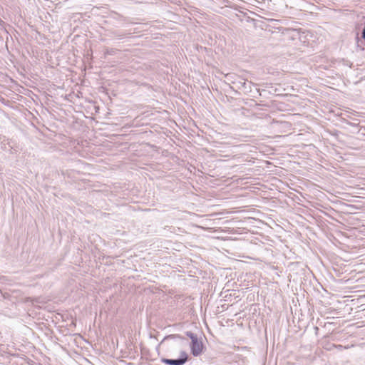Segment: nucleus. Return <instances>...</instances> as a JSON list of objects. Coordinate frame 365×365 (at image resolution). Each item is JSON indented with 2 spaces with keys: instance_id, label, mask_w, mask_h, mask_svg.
<instances>
[{
  "instance_id": "f03ea898",
  "label": "nucleus",
  "mask_w": 365,
  "mask_h": 365,
  "mask_svg": "<svg viewBox=\"0 0 365 365\" xmlns=\"http://www.w3.org/2000/svg\"><path fill=\"white\" fill-rule=\"evenodd\" d=\"M186 335L191 339L190 350L191 353L194 356H199L203 348L202 341L198 340L197 335L192 331H186Z\"/></svg>"
},
{
  "instance_id": "20e7f679",
  "label": "nucleus",
  "mask_w": 365,
  "mask_h": 365,
  "mask_svg": "<svg viewBox=\"0 0 365 365\" xmlns=\"http://www.w3.org/2000/svg\"><path fill=\"white\" fill-rule=\"evenodd\" d=\"M112 34L113 36L117 39H123L128 35L131 34V33H125L119 31H115L112 32Z\"/></svg>"
},
{
  "instance_id": "39448f33",
  "label": "nucleus",
  "mask_w": 365,
  "mask_h": 365,
  "mask_svg": "<svg viewBox=\"0 0 365 365\" xmlns=\"http://www.w3.org/2000/svg\"><path fill=\"white\" fill-rule=\"evenodd\" d=\"M170 339H173V340H175V339H180V340H185V337L180 336V334H170V335H167L164 337V339H163L162 342L166 341V340H170Z\"/></svg>"
},
{
  "instance_id": "423d86ee",
  "label": "nucleus",
  "mask_w": 365,
  "mask_h": 365,
  "mask_svg": "<svg viewBox=\"0 0 365 365\" xmlns=\"http://www.w3.org/2000/svg\"><path fill=\"white\" fill-rule=\"evenodd\" d=\"M331 346L335 347L339 350H342L343 349H346V347H345L341 344H332Z\"/></svg>"
},
{
  "instance_id": "7ed1b4c3",
  "label": "nucleus",
  "mask_w": 365,
  "mask_h": 365,
  "mask_svg": "<svg viewBox=\"0 0 365 365\" xmlns=\"http://www.w3.org/2000/svg\"><path fill=\"white\" fill-rule=\"evenodd\" d=\"M188 360V354L185 351H181L178 359H161V362L166 365H184Z\"/></svg>"
},
{
  "instance_id": "6e6552de",
  "label": "nucleus",
  "mask_w": 365,
  "mask_h": 365,
  "mask_svg": "<svg viewBox=\"0 0 365 365\" xmlns=\"http://www.w3.org/2000/svg\"><path fill=\"white\" fill-rule=\"evenodd\" d=\"M348 124L351 125V126H356L357 125L356 123H351V122H349Z\"/></svg>"
},
{
  "instance_id": "0eeeda50",
  "label": "nucleus",
  "mask_w": 365,
  "mask_h": 365,
  "mask_svg": "<svg viewBox=\"0 0 365 365\" xmlns=\"http://www.w3.org/2000/svg\"><path fill=\"white\" fill-rule=\"evenodd\" d=\"M361 36L365 40V27L362 30Z\"/></svg>"
},
{
  "instance_id": "f257e3e1",
  "label": "nucleus",
  "mask_w": 365,
  "mask_h": 365,
  "mask_svg": "<svg viewBox=\"0 0 365 365\" xmlns=\"http://www.w3.org/2000/svg\"><path fill=\"white\" fill-rule=\"evenodd\" d=\"M225 83L228 84L231 89L235 91L237 90L242 91L245 94H247L252 91L253 83L247 81L246 79L235 73H227L225 75Z\"/></svg>"
}]
</instances>
